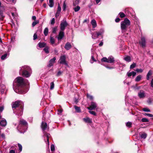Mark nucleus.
<instances>
[{"instance_id": "nucleus-1", "label": "nucleus", "mask_w": 153, "mask_h": 153, "mask_svg": "<svg viewBox=\"0 0 153 153\" xmlns=\"http://www.w3.org/2000/svg\"><path fill=\"white\" fill-rule=\"evenodd\" d=\"M29 84L28 81L24 80L21 77H18L16 78L13 83V88L14 91L16 93L19 94H24L26 91L24 89L25 85Z\"/></svg>"}, {"instance_id": "nucleus-2", "label": "nucleus", "mask_w": 153, "mask_h": 153, "mask_svg": "<svg viewBox=\"0 0 153 153\" xmlns=\"http://www.w3.org/2000/svg\"><path fill=\"white\" fill-rule=\"evenodd\" d=\"M23 103L21 101H17L13 103L12 105L13 113L18 118L23 113Z\"/></svg>"}, {"instance_id": "nucleus-3", "label": "nucleus", "mask_w": 153, "mask_h": 153, "mask_svg": "<svg viewBox=\"0 0 153 153\" xmlns=\"http://www.w3.org/2000/svg\"><path fill=\"white\" fill-rule=\"evenodd\" d=\"M131 25L130 21L127 18H125L120 23L121 29L122 33H126Z\"/></svg>"}, {"instance_id": "nucleus-4", "label": "nucleus", "mask_w": 153, "mask_h": 153, "mask_svg": "<svg viewBox=\"0 0 153 153\" xmlns=\"http://www.w3.org/2000/svg\"><path fill=\"white\" fill-rule=\"evenodd\" d=\"M31 69L27 66H22L20 70V72L22 73V76L25 77H29L31 73Z\"/></svg>"}, {"instance_id": "nucleus-5", "label": "nucleus", "mask_w": 153, "mask_h": 153, "mask_svg": "<svg viewBox=\"0 0 153 153\" xmlns=\"http://www.w3.org/2000/svg\"><path fill=\"white\" fill-rule=\"evenodd\" d=\"M41 127L42 129V131H44V136L46 137L47 138V144L48 146L49 145V138L50 136V134H49L46 133L45 131L48 130L49 128L47 126V124L46 123L42 122L41 126Z\"/></svg>"}, {"instance_id": "nucleus-6", "label": "nucleus", "mask_w": 153, "mask_h": 153, "mask_svg": "<svg viewBox=\"0 0 153 153\" xmlns=\"http://www.w3.org/2000/svg\"><path fill=\"white\" fill-rule=\"evenodd\" d=\"M27 123L25 120L23 119H21L19 121V124L17 127V129L20 131L24 130V131L25 132V130L24 129V127H27Z\"/></svg>"}, {"instance_id": "nucleus-7", "label": "nucleus", "mask_w": 153, "mask_h": 153, "mask_svg": "<svg viewBox=\"0 0 153 153\" xmlns=\"http://www.w3.org/2000/svg\"><path fill=\"white\" fill-rule=\"evenodd\" d=\"M101 61L102 62L111 63L114 61V60L113 57L112 56H110L108 57V59L105 57L103 58L102 59Z\"/></svg>"}, {"instance_id": "nucleus-8", "label": "nucleus", "mask_w": 153, "mask_h": 153, "mask_svg": "<svg viewBox=\"0 0 153 153\" xmlns=\"http://www.w3.org/2000/svg\"><path fill=\"white\" fill-rule=\"evenodd\" d=\"M66 57L65 55H62L60 56L59 60V63L60 64L65 65H66L68 64L66 61Z\"/></svg>"}, {"instance_id": "nucleus-9", "label": "nucleus", "mask_w": 153, "mask_h": 153, "mask_svg": "<svg viewBox=\"0 0 153 153\" xmlns=\"http://www.w3.org/2000/svg\"><path fill=\"white\" fill-rule=\"evenodd\" d=\"M68 25V24L66 21H62L60 24V30L64 31L65 27L67 26Z\"/></svg>"}, {"instance_id": "nucleus-10", "label": "nucleus", "mask_w": 153, "mask_h": 153, "mask_svg": "<svg viewBox=\"0 0 153 153\" xmlns=\"http://www.w3.org/2000/svg\"><path fill=\"white\" fill-rule=\"evenodd\" d=\"M97 106L96 103L94 102H91V105L89 107H87V108L89 110H92L95 109Z\"/></svg>"}, {"instance_id": "nucleus-11", "label": "nucleus", "mask_w": 153, "mask_h": 153, "mask_svg": "<svg viewBox=\"0 0 153 153\" xmlns=\"http://www.w3.org/2000/svg\"><path fill=\"white\" fill-rule=\"evenodd\" d=\"M140 44L143 47H144L146 45V40L143 36L141 37V39L139 42Z\"/></svg>"}, {"instance_id": "nucleus-12", "label": "nucleus", "mask_w": 153, "mask_h": 153, "mask_svg": "<svg viewBox=\"0 0 153 153\" xmlns=\"http://www.w3.org/2000/svg\"><path fill=\"white\" fill-rule=\"evenodd\" d=\"M56 60V58L55 57L51 59L49 62V64L48 65V66L49 67H50L53 66Z\"/></svg>"}, {"instance_id": "nucleus-13", "label": "nucleus", "mask_w": 153, "mask_h": 153, "mask_svg": "<svg viewBox=\"0 0 153 153\" xmlns=\"http://www.w3.org/2000/svg\"><path fill=\"white\" fill-rule=\"evenodd\" d=\"M64 36V33L63 31L60 30L57 37L58 40H62Z\"/></svg>"}, {"instance_id": "nucleus-14", "label": "nucleus", "mask_w": 153, "mask_h": 153, "mask_svg": "<svg viewBox=\"0 0 153 153\" xmlns=\"http://www.w3.org/2000/svg\"><path fill=\"white\" fill-rule=\"evenodd\" d=\"M138 96L140 98H143L145 97V92L142 90H140L138 93Z\"/></svg>"}, {"instance_id": "nucleus-15", "label": "nucleus", "mask_w": 153, "mask_h": 153, "mask_svg": "<svg viewBox=\"0 0 153 153\" xmlns=\"http://www.w3.org/2000/svg\"><path fill=\"white\" fill-rule=\"evenodd\" d=\"M136 74V73L134 71H132V72H127V76L130 77L131 76H132L133 77L135 76Z\"/></svg>"}, {"instance_id": "nucleus-16", "label": "nucleus", "mask_w": 153, "mask_h": 153, "mask_svg": "<svg viewBox=\"0 0 153 153\" xmlns=\"http://www.w3.org/2000/svg\"><path fill=\"white\" fill-rule=\"evenodd\" d=\"M64 47L66 50H68L71 48V46L70 43L68 42L66 44Z\"/></svg>"}, {"instance_id": "nucleus-17", "label": "nucleus", "mask_w": 153, "mask_h": 153, "mask_svg": "<svg viewBox=\"0 0 153 153\" xmlns=\"http://www.w3.org/2000/svg\"><path fill=\"white\" fill-rule=\"evenodd\" d=\"M7 124V122L5 120H2L0 121V126L4 127Z\"/></svg>"}, {"instance_id": "nucleus-18", "label": "nucleus", "mask_w": 153, "mask_h": 153, "mask_svg": "<svg viewBox=\"0 0 153 153\" xmlns=\"http://www.w3.org/2000/svg\"><path fill=\"white\" fill-rule=\"evenodd\" d=\"M55 40L52 37H50V42L51 44L53 46H56V44H55Z\"/></svg>"}, {"instance_id": "nucleus-19", "label": "nucleus", "mask_w": 153, "mask_h": 153, "mask_svg": "<svg viewBox=\"0 0 153 153\" xmlns=\"http://www.w3.org/2000/svg\"><path fill=\"white\" fill-rule=\"evenodd\" d=\"M91 23L92 25L93 28H94L97 26V23L95 20H92L91 21Z\"/></svg>"}, {"instance_id": "nucleus-20", "label": "nucleus", "mask_w": 153, "mask_h": 153, "mask_svg": "<svg viewBox=\"0 0 153 153\" xmlns=\"http://www.w3.org/2000/svg\"><path fill=\"white\" fill-rule=\"evenodd\" d=\"M5 88V87L4 85L1 84L0 85V91L1 94H3L4 92V90Z\"/></svg>"}, {"instance_id": "nucleus-21", "label": "nucleus", "mask_w": 153, "mask_h": 153, "mask_svg": "<svg viewBox=\"0 0 153 153\" xmlns=\"http://www.w3.org/2000/svg\"><path fill=\"white\" fill-rule=\"evenodd\" d=\"M83 120L86 123H90L92 122V120L88 117L83 118Z\"/></svg>"}, {"instance_id": "nucleus-22", "label": "nucleus", "mask_w": 153, "mask_h": 153, "mask_svg": "<svg viewBox=\"0 0 153 153\" xmlns=\"http://www.w3.org/2000/svg\"><path fill=\"white\" fill-rule=\"evenodd\" d=\"M123 59L126 62H129L131 61V59L130 56H126Z\"/></svg>"}, {"instance_id": "nucleus-23", "label": "nucleus", "mask_w": 153, "mask_h": 153, "mask_svg": "<svg viewBox=\"0 0 153 153\" xmlns=\"http://www.w3.org/2000/svg\"><path fill=\"white\" fill-rule=\"evenodd\" d=\"M142 78V76L141 75H139L136 77L135 81L137 82H139L141 79Z\"/></svg>"}, {"instance_id": "nucleus-24", "label": "nucleus", "mask_w": 153, "mask_h": 153, "mask_svg": "<svg viewBox=\"0 0 153 153\" xmlns=\"http://www.w3.org/2000/svg\"><path fill=\"white\" fill-rule=\"evenodd\" d=\"M152 72L151 71H149L147 75L146 78L147 80H149V79L150 77L152 75Z\"/></svg>"}, {"instance_id": "nucleus-25", "label": "nucleus", "mask_w": 153, "mask_h": 153, "mask_svg": "<svg viewBox=\"0 0 153 153\" xmlns=\"http://www.w3.org/2000/svg\"><path fill=\"white\" fill-rule=\"evenodd\" d=\"M46 45V44L45 42H39L38 44L40 48L45 47Z\"/></svg>"}, {"instance_id": "nucleus-26", "label": "nucleus", "mask_w": 153, "mask_h": 153, "mask_svg": "<svg viewBox=\"0 0 153 153\" xmlns=\"http://www.w3.org/2000/svg\"><path fill=\"white\" fill-rule=\"evenodd\" d=\"M140 136L141 138L145 139L147 135L146 133H143L140 134Z\"/></svg>"}, {"instance_id": "nucleus-27", "label": "nucleus", "mask_w": 153, "mask_h": 153, "mask_svg": "<svg viewBox=\"0 0 153 153\" xmlns=\"http://www.w3.org/2000/svg\"><path fill=\"white\" fill-rule=\"evenodd\" d=\"M98 36H97V32L94 33L93 34H92V37L93 39H95L98 38Z\"/></svg>"}, {"instance_id": "nucleus-28", "label": "nucleus", "mask_w": 153, "mask_h": 153, "mask_svg": "<svg viewBox=\"0 0 153 153\" xmlns=\"http://www.w3.org/2000/svg\"><path fill=\"white\" fill-rule=\"evenodd\" d=\"M54 5V3L53 0H49V5L51 7H53Z\"/></svg>"}, {"instance_id": "nucleus-29", "label": "nucleus", "mask_w": 153, "mask_h": 153, "mask_svg": "<svg viewBox=\"0 0 153 153\" xmlns=\"http://www.w3.org/2000/svg\"><path fill=\"white\" fill-rule=\"evenodd\" d=\"M74 107L77 112L79 113L81 112V110L79 107L76 106H74Z\"/></svg>"}, {"instance_id": "nucleus-30", "label": "nucleus", "mask_w": 153, "mask_h": 153, "mask_svg": "<svg viewBox=\"0 0 153 153\" xmlns=\"http://www.w3.org/2000/svg\"><path fill=\"white\" fill-rule=\"evenodd\" d=\"M4 17L3 12L2 11L0 10V19L2 20Z\"/></svg>"}, {"instance_id": "nucleus-31", "label": "nucleus", "mask_w": 153, "mask_h": 153, "mask_svg": "<svg viewBox=\"0 0 153 153\" xmlns=\"http://www.w3.org/2000/svg\"><path fill=\"white\" fill-rule=\"evenodd\" d=\"M49 48L48 47L46 46L44 48L43 50L46 53H49Z\"/></svg>"}, {"instance_id": "nucleus-32", "label": "nucleus", "mask_w": 153, "mask_h": 153, "mask_svg": "<svg viewBox=\"0 0 153 153\" xmlns=\"http://www.w3.org/2000/svg\"><path fill=\"white\" fill-rule=\"evenodd\" d=\"M8 55V54L7 53H6L3 55L1 57V59L2 60H4L6 59L7 56Z\"/></svg>"}, {"instance_id": "nucleus-33", "label": "nucleus", "mask_w": 153, "mask_h": 153, "mask_svg": "<svg viewBox=\"0 0 153 153\" xmlns=\"http://www.w3.org/2000/svg\"><path fill=\"white\" fill-rule=\"evenodd\" d=\"M104 32V30L103 29H101L100 31L97 32V36H99L101 35Z\"/></svg>"}, {"instance_id": "nucleus-34", "label": "nucleus", "mask_w": 153, "mask_h": 153, "mask_svg": "<svg viewBox=\"0 0 153 153\" xmlns=\"http://www.w3.org/2000/svg\"><path fill=\"white\" fill-rule=\"evenodd\" d=\"M54 87V84L53 82H52L50 83V89L52 90L53 89Z\"/></svg>"}, {"instance_id": "nucleus-35", "label": "nucleus", "mask_w": 153, "mask_h": 153, "mask_svg": "<svg viewBox=\"0 0 153 153\" xmlns=\"http://www.w3.org/2000/svg\"><path fill=\"white\" fill-rule=\"evenodd\" d=\"M61 7H60L59 4H58V6L57 10L56 11L57 13H59L60 14L61 11Z\"/></svg>"}, {"instance_id": "nucleus-36", "label": "nucleus", "mask_w": 153, "mask_h": 153, "mask_svg": "<svg viewBox=\"0 0 153 153\" xmlns=\"http://www.w3.org/2000/svg\"><path fill=\"white\" fill-rule=\"evenodd\" d=\"M119 15L120 16L121 18H124L125 16V15L123 12H120L119 13Z\"/></svg>"}, {"instance_id": "nucleus-37", "label": "nucleus", "mask_w": 153, "mask_h": 153, "mask_svg": "<svg viewBox=\"0 0 153 153\" xmlns=\"http://www.w3.org/2000/svg\"><path fill=\"white\" fill-rule=\"evenodd\" d=\"M39 23V21L38 20H36V21L33 22L32 24V26L33 27H34L37 24H38Z\"/></svg>"}, {"instance_id": "nucleus-38", "label": "nucleus", "mask_w": 153, "mask_h": 153, "mask_svg": "<svg viewBox=\"0 0 153 153\" xmlns=\"http://www.w3.org/2000/svg\"><path fill=\"white\" fill-rule=\"evenodd\" d=\"M48 29L47 28H46L44 30V34L45 36H46L48 35Z\"/></svg>"}, {"instance_id": "nucleus-39", "label": "nucleus", "mask_w": 153, "mask_h": 153, "mask_svg": "<svg viewBox=\"0 0 153 153\" xmlns=\"http://www.w3.org/2000/svg\"><path fill=\"white\" fill-rule=\"evenodd\" d=\"M80 9V7L79 6H77L76 7H75L74 8V11L75 12H76L78 11Z\"/></svg>"}, {"instance_id": "nucleus-40", "label": "nucleus", "mask_w": 153, "mask_h": 153, "mask_svg": "<svg viewBox=\"0 0 153 153\" xmlns=\"http://www.w3.org/2000/svg\"><path fill=\"white\" fill-rule=\"evenodd\" d=\"M132 123L131 122H128L126 124V126L129 128L131 127Z\"/></svg>"}, {"instance_id": "nucleus-41", "label": "nucleus", "mask_w": 153, "mask_h": 153, "mask_svg": "<svg viewBox=\"0 0 153 153\" xmlns=\"http://www.w3.org/2000/svg\"><path fill=\"white\" fill-rule=\"evenodd\" d=\"M66 8V5L65 3V1H64L63 4V7H62L63 10L65 11V10Z\"/></svg>"}, {"instance_id": "nucleus-42", "label": "nucleus", "mask_w": 153, "mask_h": 153, "mask_svg": "<svg viewBox=\"0 0 153 153\" xmlns=\"http://www.w3.org/2000/svg\"><path fill=\"white\" fill-rule=\"evenodd\" d=\"M136 65V64L134 62L130 65V69L133 68L135 67Z\"/></svg>"}, {"instance_id": "nucleus-43", "label": "nucleus", "mask_w": 153, "mask_h": 153, "mask_svg": "<svg viewBox=\"0 0 153 153\" xmlns=\"http://www.w3.org/2000/svg\"><path fill=\"white\" fill-rule=\"evenodd\" d=\"M141 121L142 122H149V120L148 119L146 118H143L141 119Z\"/></svg>"}, {"instance_id": "nucleus-44", "label": "nucleus", "mask_w": 153, "mask_h": 153, "mask_svg": "<svg viewBox=\"0 0 153 153\" xmlns=\"http://www.w3.org/2000/svg\"><path fill=\"white\" fill-rule=\"evenodd\" d=\"M144 115L145 116H148L150 117H153V115L148 113H145Z\"/></svg>"}, {"instance_id": "nucleus-45", "label": "nucleus", "mask_w": 153, "mask_h": 153, "mask_svg": "<svg viewBox=\"0 0 153 153\" xmlns=\"http://www.w3.org/2000/svg\"><path fill=\"white\" fill-rule=\"evenodd\" d=\"M51 151H53L55 150V146L54 145L52 144L51 146Z\"/></svg>"}, {"instance_id": "nucleus-46", "label": "nucleus", "mask_w": 153, "mask_h": 153, "mask_svg": "<svg viewBox=\"0 0 153 153\" xmlns=\"http://www.w3.org/2000/svg\"><path fill=\"white\" fill-rule=\"evenodd\" d=\"M87 97L90 99L91 100H93V97L92 96L88 94H87Z\"/></svg>"}, {"instance_id": "nucleus-47", "label": "nucleus", "mask_w": 153, "mask_h": 153, "mask_svg": "<svg viewBox=\"0 0 153 153\" xmlns=\"http://www.w3.org/2000/svg\"><path fill=\"white\" fill-rule=\"evenodd\" d=\"M136 71L137 72L142 73L143 71V70L142 69H137L136 70Z\"/></svg>"}, {"instance_id": "nucleus-48", "label": "nucleus", "mask_w": 153, "mask_h": 153, "mask_svg": "<svg viewBox=\"0 0 153 153\" xmlns=\"http://www.w3.org/2000/svg\"><path fill=\"white\" fill-rule=\"evenodd\" d=\"M18 146L19 149V150L21 152L22 150V146L19 143L18 144Z\"/></svg>"}, {"instance_id": "nucleus-49", "label": "nucleus", "mask_w": 153, "mask_h": 153, "mask_svg": "<svg viewBox=\"0 0 153 153\" xmlns=\"http://www.w3.org/2000/svg\"><path fill=\"white\" fill-rule=\"evenodd\" d=\"M89 112L90 114L94 115L96 116V114L95 111H89Z\"/></svg>"}, {"instance_id": "nucleus-50", "label": "nucleus", "mask_w": 153, "mask_h": 153, "mask_svg": "<svg viewBox=\"0 0 153 153\" xmlns=\"http://www.w3.org/2000/svg\"><path fill=\"white\" fill-rule=\"evenodd\" d=\"M57 30V27H54L53 28L52 32L53 33H56Z\"/></svg>"}, {"instance_id": "nucleus-51", "label": "nucleus", "mask_w": 153, "mask_h": 153, "mask_svg": "<svg viewBox=\"0 0 153 153\" xmlns=\"http://www.w3.org/2000/svg\"><path fill=\"white\" fill-rule=\"evenodd\" d=\"M143 111H146V112H150V110L148 108H143Z\"/></svg>"}, {"instance_id": "nucleus-52", "label": "nucleus", "mask_w": 153, "mask_h": 153, "mask_svg": "<svg viewBox=\"0 0 153 153\" xmlns=\"http://www.w3.org/2000/svg\"><path fill=\"white\" fill-rule=\"evenodd\" d=\"M55 22V20L54 18H53L51 20V24L53 25Z\"/></svg>"}, {"instance_id": "nucleus-53", "label": "nucleus", "mask_w": 153, "mask_h": 153, "mask_svg": "<svg viewBox=\"0 0 153 153\" xmlns=\"http://www.w3.org/2000/svg\"><path fill=\"white\" fill-rule=\"evenodd\" d=\"M33 40H35L37 38V35L36 33H35L33 35Z\"/></svg>"}, {"instance_id": "nucleus-54", "label": "nucleus", "mask_w": 153, "mask_h": 153, "mask_svg": "<svg viewBox=\"0 0 153 153\" xmlns=\"http://www.w3.org/2000/svg\"><path fill=\"white\" fill-rule=\"evenodd\" d=\"M0 137H1L3 138H5L4 134L3 133L1 134H0Z\"/></svg>"}, {"instance_id": "nucleus-55", "label": "nucleus", "mask_w": 153, "mask_h": 153, "mask_svg": "<svg viewBox=\"0 0 153 153\" xmlns=\"http://www.w3.org/2000/svg\"><path fill=\"white\" fill-rule=\"evenodd\" d=\"M120 20V19L118 18H117L115 20V21L116 22H119Z\"/></svg>"}, {"instance_id": "nucleus-56", "label": "nucleus", "mask_w": 153, "mask_h": 153, "mask_svg": "<svg viewBox=\"0 0 153 153\" xmlns=\"http://www.w3.org/2000/svg\"><path fill=\"white\" fill-rule=\"evenodd\" d=\"M4 109V107L3 106H0V112H1Z\"/></svg>"}, {"instance_id": "nucleus-57", "label": "nucleus", "mask_w": 153, "mask_h": 153, "mask_svg": "<svg viewBox=\"0 0 153 153\" xmlns=\"http://www.w3.org/2000/svg\"><path fill=\"white\" fill-rule=\"evenodd\" d=\"M15 151L13 150H10L9 153H15Z\"/></svg>"}, {"instance_id": "nucleus-58", "label": "nucleus", "mask_w": 153, "mask_h": 153, "mask_svg": "<svg viewBox=\"0 0 153 153\" xmlns=\"http://www.w3.org/2000/svg\"><path fill=\"white\" fill-rule=\"evenodd\" d=\"M36 19V17L35 16H33L32 17V19L33 20H35Z\"/></svg>"}, {"instance_id": "nucleus-59", "label": "nucleus", "mask_w": 153, "mask_h": 153, "mask_svg": "<svg viewBox=\"0 0 153 153\" xmlns=\"http://www.w3.org/2000/svg\"><path fill=\"white\" fill-rule=\"evenodd\" d=\"M59 13H56L55 14L56 17L57 18L59 16Z\"/></svg>"}, {"instance_id": "nucleus-60", "label": "nucleus", "mask_w": 153, "mask_h": 153, "mask_svg": "<svg viewBox=\"0 0 153 153\" xmlns=\"http://www.w3.org/2000/svg\"><path fill=\"white\" fill-rule=\"evenodd\" d=\"M151 87H153V79H152L151 81Z\"/></svg>"}, {"instance_id": "nucleus-61", "label": "nucleus", "mask_w": 153, "mask_h": 153, "mask_svg": "<svg viewBox=\"0 0 153 153\" xmlns=\"http://www.w3.org/2000/svg\"><path fill=\"white\" fill-rule=\"evenodd\" d=\"M62 73L60 71H59L58 73H57V76H59L60 75H61V74Z\"/></svg>"}, {"instance_id": "nucleus-62", "label": "nucleus", "mask_w": 153, "mask_h": 153, "mask_svg": "<svg viewBox=\"0 0 153 153\" xmlns=\"http://www.w3.org/2000/svg\"><path fill=\"white\" fill-rule=\"evenodd\" d=\"M103 42H101L99 44V46H101L103 45Z\"/></svg>"}, {"instance_id": "nucleus-63", "label": "nucleus", "mask_w": 153, "mask_h": 153, "mask_svg": "<svg viewBox=\"0 0 153 153\" xmlns=\"http://www.w3.org/2000/svg\"><path fill=\"white\" fill-rule=\"evenodd\" d=\"M29 119L30 120V121L31 122L32 121V117H30Z\"/></svg>"}, {"instance_id": "nucleus-64", "label": "nucleus", "mask_w": 153, "mask_h": 153, "mask_svg": "<svg viewBox=\"0 0 153 153\" xmlns=\"http://www.w3.org/2000/svg\"><path fill=\"white\" fill-rule=\"evenodd\" d=\"M100 1V0H96V1L97 4H98Z\"/></svg>"}]
</instances>
